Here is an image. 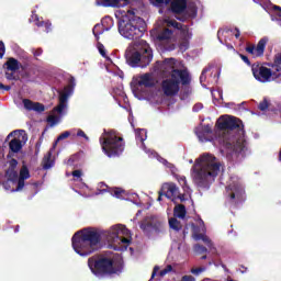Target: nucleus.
<instances>
[{
  "label": "nucleus",
  "instance_id": "obj_22",
  "mask_svg": "<svg viewBox=\"0 0 281 281\" xmlns=\"http://www.w3.org/2000/svg\"><path fill=\"white\" fill-rule=\"evenodd\" d=\"M212 133V128L209 125L205 126H199L195 128V134L200 142H210L207 138V135Z\"/></svg>",
  "mask_w": 281,
  "mask_h": 281
},
{
  "label": "nucleus",
  "instance_id": "obj_53",
  "mask_svg": "<svg viewBox=\"0 0 281 281\" xmlns=\"http://www.w3.org/2000/svg\"><path fill=\"white\" fill-rule=\"evenodd\" d=\"M159 271V267L155 266L154 271L151 273V278H155V276H157V272Z\"/></svg>",
  "mask_w": 281,
  "mask_h": 281
},
{
  "label": "nucleus",
  "instance_id": "obj_36",
  "mask_svg": "<svg viewBox=\"0 0 281 281\" xmlns=\"http://www.w3.org/2000/svg\"><path fill=\"white\" fill-rule=\"evenodd\" d=\"M168 273H175V267H172V265H167L162 270L159 271L160 278L168 276Z\"/></svg>",
  "mask_w": 281,
  "mask_h": 281
},
{
  "label": "nucleus",
  "instance_id": "obj_42",
  "mask_svg": "<svg viewBox=\"0 0 281 281\" xmlns=\"http://www.w3.org/2000/svg\"><path fill=\"white\" fill-rule=\"evenodd\" d=\"M195 254L200 255L201 254H207V248H205L204 246H201L199 244H196L194 247H193Z\"/></svg>",
  "mask_w": 281,
  "mask_h": 281
},
{
  "label": "nucleus",
  "instance_id": "obj_13",
  "mask_svg": "<svg viewBox=\"0 0 281 281\" xmlns=\"http://www.w3.org/2000/svg\"><path fill=\"white\" fill-rule=\"evenodd\" d=\"M226 195L232 203H240L245 199V188L238 176H233L226 186Z\"/></svg>",
  "mask_w": 281,
  "mask_h": 281
},
{
  "label": "nucleus",
  "instance_id": "obj_10",
  "mask_svg": "<svg viewBox=\"0 0 281 281\" xmlns=\"http://www.w3.org/2000/svg\"><path fill=\"white\" fill-rule=\"evenodd\" d=\"M180 82L182 85H190V74L188 71H173L171 78L162 81L161 90L168 98H172L179 93Z\"/></svg>",
  "mask_w": 281,
  "mask_h": 281
},
{
  "label": "nucleus",
  "instance_id": "obj_62",
  "mask_svg": "<svg viewBox=\"0 0 281 281\" xmlns=\"http://www.w3.org/2000/svg\"><path fill=\"white\" fill-rule=\"evenodd\" d=\"M0 89H4L3 83H0Z\"/></svg>",
  "mask_w": 281,
  "mask_h": 281
},
{
  "label": "nucleus",
  "instance_id": "obj_58",
  "mask_svg": "<svg viewBox=\"0 0 281 281\" xmlns=\"http://www.w3.org/2000/svg\"><path fill=\"white\" fill-rule=\"evenodd\" d=\"M4 88H2V89H4V91H10V86H3Z\"/></svg>",
  "mask_w": 281,
  "mask_h": 281
},
{
  "label": "nucleus",
  "instance_id": "obj_6",
  "mask_svg": "<svg viewBox=\"0 0 281 281\" xmlns=\"http://www.w3.org/2000/svg\"><path fill=\"white\" fill-rule=\"evenodd\" d=\"M125 60L130 67L146 69L153 63V48L144 40L133 42L126 48Z\"/></svg>",
  "mask_w": 281,
  "mask_h": 281
},
{
  "label": "nucleus",
  "instance_id": "obj_14",
  "mask_svg": "<svg viewBox=\"0 0 281 281\" xmlns=\"http://www.w3.org/2000/svg\"><path fill=\"white\" fill-rule=\"evenodd\" d=\"M148 135L146 130L140 128V130H136V142H140V148L143 150H145L146 155H148V157H157L158 161L160 164H162L164 166H166V168H169L170 170H172L175 168V165L168 162V160L157 156V153L146 148V145L144 144V142H146Z\"/></svg>",
  "mask_w": 281,
  "mask_h": 281
},
{
  "label": "nucleus",
  "instance_id": "obj_35",
  "mask_svg": "<svg viewBox=\"0 0 281 281\" xmlns=\"http://www.w3.org/2000/svg\"><path fill=\"white\" fill-rule=\"evenodd\" d=\"M179 184L181 188H183L184 192L190 193V187H188V180L186 179L184 176H178L177 177Z\"/></svg>",
  "mask_w": 281,
  "mask_h": 281
},
{
  "label": "nucleus",
  "instance_id": "obj_25",
  "mask_svg": "<svg viewBox=\"0 0 281 281\" xmlns=\"http://www.w3.org/2000/svg\"><path fill=\"white\" fill-rule=\"evenodd\" d=\"M31 21H35V25H37V27H45V31L52 32V23L50 22H44L38 20V15L36 14H32Z\"/></svg>",
  "mask_w": 281,
  "mask_h": 281
},
{
  "label": "nucleus",
  "instance_id": "obj_30",
  "mask_svg": "<svg viewBox=\"0 0 281 281\" xmlns=\"http://www.w3.org/2000/svg\"><path fill=\"white\" fill-rule=\"evenodd\" d=\"M169 227L173 229V232H181L183 225H181V222H179L177 217H171L169 218Z\"/></svg>",
  "mask_w": 281,
  "mask_h": 281
},
{
  "label": "nucleus",
  "instance_id": "obj_9",
  "mask_svg": "<svg viewBox=\"0 0 281 281\" xmlns=\"http://www.w3.org/2000/svg\"><path fill=\"white\" fill-rule=\"evenodd\" d=\"M74 87H76V79H70V86L64 88L59 92V104L54 109V113H58L59 116L49 115L47 122L50 123V126H56L60 122V117L67 113V102L69 98L74 94Z\"/></svg>",
  "mask_w": 281,
  "mask_h": 281
},
{
  "label": "nucleus",
  "instance_id": "obj_52",
  "mask_svg": "<svg viewBox=\"0 0 281 281\" xmlns=\"http://www.w3.org/2000/svg\"><path fill=\"white\" fill-rule=\"evenodd\" d=\"M114 93H115L116 95H124V91L122 90V88H116V89H114Z\"/></svg>",
  "mask_w": 281,
  "mask_h": 281
},
{
  "label": "nucleus",
  "instance_id": "obj_12",
  "mask_svg": "<svg viewBox=\"0 0 281 281\" xmlns=\"http://www.w3.org/2000/svg\"><path fill=\"white\" fill-rule=\"evenodd\" d=\"M19 166V161L16 159H11L9 161V168L7 170V177L10 181H16L18 179V187L12 189L11 192H21L23 188H25V180L30 179V169L27 166L23 165L19 172L16 171V167Z\"/></svg>",
  "mask_w": 281,
  "mask_h": 281
},
{
  "label": "nucleus",
  "instance_id": "obj_60",
  "mask_svg": "<svg viewBox=\"0 0 281 281\" xmlns=\"http://www.w3.org/2000/svg\"><path fill=\"white\" fill-rule=\"evenodd\" d=\"M201 260H207V256H205V255L202 256V257H201Z\"/></svg>",
  "mask_w": 281,
  "mask_h": 281
},
{
  "label": "nucleus",
  "instance_id": "obj_24",
  "mask_svg": "<svg viewBox=\"0 0 281 281\" xmlns=\"http://www.w3.org/2000/svg\"><path fill=\"white\" fill-rule=\"evenodd\" d=\"M138 85L139 87H153V85H155V80H153V75H142L138 80Z\"/></svg>",
  "mask_w": 281,
  "mask_h": 281
},
{
  "label": "nucleus",
  "instance_id": "obj_15",
  "mask_svg": "<svg viewBox=\"0 0 281 281\" xmlns=\"http://www.w3.org/2000/svg\"><path fill=\"white\" fill-rule=\"evenodd\" d=\"M193 229V238L194 240H202V243L206 244L209 249L211 251H216V247H214V243H212V239L205 235L206 228H205V223L203 220L198 218L196 225H192Z\"/></svg>",
  "mask_w": 281,
  "mask_h": 281
},
{
  "label": "nucleus",
  "instance_id": "obj_28",
  "mask_svg": "<svg viewBox=\"0 0 281 281\" xmlns=\"http://www.w3.org/2000/svg\"><path fill=\"white\" fill-rule=\"evenodd\" d=\"M186 214H187V211H186V206L183 204H178L175 206L173 209V216L175 218H186Z\"/></svg>",
  "mask_w": 281,
  "mask_h": 281
},
{
  "label": "nucleus",
  "instance_id": "obj_20",
  "mask_svg": "<svg viewBox=\"0 0 281 281\" xmlns=\"http://www.w3.org/2000/svg\"><path fill=\"white\" fill-rule=\"evenodd\" d=\"M130 0H97L95 4L103 8H124Z\"/></svg>",
  "mask_w": 281,
  "mask_h": 281
},
{
  "label": "nucleus",
  "instance_id": "obj_59",
  "mask_svg": "<svg viewBox=\"0 0 281 281\" xmlns=\"http://www.w3.org/2000/svg\"><path fill=\"white\" fill-rule=\"evenodd\" d=\"M254 1V3H257V4H259V5H262L261 3H260V0H252Z\"/></svg>",
  "mask_w": 281,
  "mask_h": 281
},
{
  "label": "nucleus",
  "instance_id": "obj_57",
  "mask_svg": "<svg viewBox=\"0 0 281 281\" xmlns=\"http://www.w3.org/2000/svg\"><path fill=\"white\" fill-rule=\"evenodd\" d=\"M162 196H166V193H160L159 196H158V201H161Z\"/></svg>",
  "mask_w": 281,
  "mask_h": 281
},
{
  "label": "nucleus",
  "instance_id": "obj_1",
  "mask_svg": "<svg viewBox=\"0 0 281 281\" xmlns=\"http://www.w3.org/2000/svg\"><path fill=\"white\" fill-rule=\"evenodd\" d=\"M102 240L109 243L114 251H126L133 237L124 224H115L101 232L95 228H85L72 236V248L78 256H91L93 251L100 249Z\"/></svg>",
  "mask_w": 281,
  "mask_h": 281
},
{
  "label": "nucleus",
  "instance_id": "obj_34",
  "mask_svg": "<svg viewBox=\"0 0 281 281\" xmlns=\"http://www.w3.org/2000/svg\"><path fill=\"white\" fill-rule=\"evenodd\" d=\"M101 25L105 32H109L111 27H113V18L112 16H105L101 21Z\"/></svg>",
  "mask_w": 281,
  "mask_h": 281
},
{
  "label": "nucleus",
  "instance_id": "obj_29",
  "mask_svg": "<svg viewBox=\"0 0 281 281\" xmlns=\"http://www.w3.org/2000/svg\"><path fill=\"white\" fill-rule=\"evenodd\" d=\"M42 166L44 170H49V168H54V160L52 159V150L44 156Z\"/></svg>",
  "mask_w": 281,
  "mask_h": 281
},
{
  "label": "nucleus",
  "instance_id": "obj_16",
  "mask_svg": "<svg viewBox=\"0 0 281 281\" xmlns=\"http://www.w3.org/2000/svg\"><path fill=\"white\" fill-rule=\"evenodd\" d=\"M11 137H13V139H11L9 143L10 151L19 153L21 150V148H23V144L21 143V139H25V136H23V131L15 130V131L11 132L7 136V139H10Z\"/></svg>",
  "mask_w": 281,
  "mask_h": 281
},
{
  "label": "nucleus",
  "instance_id": "obj_27",
  "mask_svg": "<svg viewBox=\"0 0 281 281\" xmlns=\"http://www.w3.org/2000/svg\"><path fill=\"white\" fill-rule=\"evenodd\" d=\"M8 71H19L21 69V64L13 57L9 58L5 63Z\"/></svg>",
  "mask_w": 281,
  "mask_h": 281
},
{
  "label": "nucleus",
  "instance_id": "obj_63",
  "mask_svg": "<svg viewBox=\"0 0 281 281\" xmlns=\"http://www.w3.org/2000/svg\"><path fill=\"white\" fill-rule=\"evenodd\" d=\"M189 164H194V161L192 159L189 160Z\"/></svg>",
  "mask_w": 281,
  "mask_h": 281
},
{
  "label": "nucleus",
  "instance_id": "obj_47",
  "mask_svg": "<svg viewBox=\"0 0 281 281\" xmlns=\"http://www.w3.org/2000/svg\"><path fill=\"white\" fill-rule=\"evenodd\" d=\"M77 137H83L86 142H89V136H87L82 130H78Z\"/></svg>",
  "mask_w": 281,
  "mask_h": 281
},
{
  "label": "nucleus",
  "instance_id": "obj_5",
  "mask_svg": "<svg viewBox=\"0 0 281 281\" xmlns=\"http://www.w3.org/2000/svg\"><path fill=\"white\" fill-rule=\"evenodd\" d=\"M115 16L119 21V33L123 38L135 41V38L143 36L144 33L142 29L146 25V22L135 14V10L119 9L115 12Z\"/></svg>",
  "mask_w": 281,
  "mask_h": 281
},
{
  "label": "nucleus",
  "instance_id": "obj_50",
  "mask_svg": "<svg viewBox=\"0 0 281 281\" xmlns=\"http://www.w3.org/2000/svg\"><path fill=\"white\" fill-rule=\"evenodd\" d=\"M201 109H203V104L202 103H198L193 106V111L194 113H199V111H201Z\"/></svg>",
  "mask_w": 281,
  "mask_h": 281
},
{
  "label": "nucleus",
  "instance_id": "obj_51",
  "mask_svg": "<svg viewBox=\"0 0 281 281\" xmlns=\"http://www.w3.org/2000/svg\"><path fill=\"white\" fill-rule=\"evenodd\" d=\"M14 181H16V180H10V178H8V181L3 184V188H4V190H10V187H8L9 186V183H14Z\"/></svg>",
  "mask_w": 281,
  "mask_h": 281
},
{
  "label": "nucleus",
  "instance_id": "obj_43",
  "mask_svg": "<svg viewBox=\"0 0 281 281\" xmlns=\"http://www.w3.org/2000/svg\"><path fill=\"white\" fill-rule=\"evenodd\" d=\"M212 97L214 98V100H223V90L218 89V90H213L211 91Z\"/></svg>",
  "mask_w": 281,
  "mask_h": 281
},
{
  "label": "nucleus",
  "instance_id": "obj_18",
  "mask_svg": "<svg viewBox=\"0 0 281 281\" xmlns=\"http://www.w3.org/2000/svg\"><path fill=\"white\" fill-rule=\"evenodd\" d=\"M157 65H160L158 68L162 74H175V71H187L177 69V60L175 58L165 59L161 64L158 61Z\"/></svg>",
  "mask_w": 281,
  "mask_h": 281
},
{
  "label": "nucleus",
  "instance_id": "obj_11",
  "mask_svg": "<svg viewBox=\"0 0 281 281\" xmlns=\"http://www.w3.org/2000/svg\"><path fill=\"white\" fill-rule=\"evenodd\" d=\"M88 267L97 278H104L111 273H117L120 269L115 268V262L111 259L91 257L88 259Z\"/></svg>",
  "mask_w": 281,
  "mask_h": 281
},
{
  "label": "nucleus",
  "instance_id": "obj_56",
  "mask_svg": "<svg viewBox=\"0 0 281 281\" xmlns=\"http://www.w3.org/2000/svg\"><path fill=\"white\" fill-rule=\"evenodd\" d=\"M273 10H279L278 16L281 19V7L274 5Z\"/></svg>",
  "mask_w": 281,
  "mask_h": 281
},
{
  "label": "nucleus",
  "instance_id": "obj_2",
  "mask_svg": "<svg viewBox=\"0 0 281 281\" xmlns=\"http://www.w3.org/2000/svg\"><path fill=\"white\" fill-rule=\"evenodd\" d=\"M166 14L157 21L158 30H153L150 36L156 45H160L164 49H175V43L177 36L180 35V49L186 52L190 45V38H192V32L188 26H183L182 23L177 22L170 18V12L173 14H181L188 8L186 0H173L169 2Z\"/></svg>",
  "mask_w": 281,
  "mask_h": 281
},
{
  "label": "nucleus",
  "instance_id": "obj_17",
  "mask_svg": "<svg viewBox=\"0 0 281 281\" xmlns=\"http://www.w3.org/2000/svg\"><path fill=\"white\" fill-rule=\"evenodd\" d=\"M162 190L165 192V196L170 201H177V199L183 201V198L179 194V188L177 187V184L166 183L162 186Z\"/></svg>",
  "mask_w": 281,
  "mask_h": 281
},
{
  "label": "nucleus",
  "instance_id": "obj_48",
  "mask_svg": "<svg viewBox=\"0 0 281 281\" xmlns=\"http://www.w3.org/2000/svg\"><path fill=\"white\" fill-rule=\"evenodd\" d=\"M4 55H5V45L3 44V42L0 41V58H3Z\"/></svg>",
  "mask_w": 281,
  "mask_h": 281
},
{
  "label": "nucleus",
  "instance_id": "obj_33",
  "mask_svg": "<svg viewBox=\"0 0 281 281\" xmlns=\"http://www.w3.org/2000/svg\"><path fill=\"white\" fill-rule=\"evenodd\" d=\"M110 193L116 199H126V191L124 189L113 188Z\"/></svg>",
  "mask_w": 281,
  "mask_h": 281
},
{
  "label": "nucleus",
  "instance_id": "obj_45",
  "mask_svg": "<svg viewBox=\"0 0 281 281\" xmlns=\"http://www.w3.org/2000/svg\"><path fill=\"white\" fill-rule=\"evenodd\" d=\"M259 109L260 111H267L269 109V102L267 100H263L260 104H259Z\"/></svg>",
  "mask_w": 281,
  "mask_h": 281
},
{
  "label": "nucleus",
  "instance_id": "obj_40",
  "mask_svg": "<svg viewBox=\"0 0 281 281\" xmlns=\"http://www.w3.org/2000/svg\"><path fill=\"white\" fill-rule=\"evenodd\" d=\"M92 32H93V35L98 37L100 36V34H103V32H106V30L102 27V24H95Z\"/></svg>",
  "mask_w": 281,
  "mask_h": 281
},
{
  "label": "nucleus",
  "instance_id": "obj_21",
  "mask_svg": "<svg viewBox=\"0 0 281 281\" xmlns=\"http://www.w3.org/2000/svg\"><path fill=\"white\" fill-rule=\"evenodd\" d=\"M23 104L26 111H35V113H43V111H45V105L40 102H34L30 99H24Z\"/></svg>",
  "mask_w": 281,
  "mask_h": 281
},
{
  "label": "nucleus",
  "instance_id": "obj_37",
  "mask_svg": "<svg viewBox=\"0 0 281 281\" xmlns=\"http://www.w3.org/2000/svg\"><path fill=\"white\" fill-rule=\"evenodd\" d=\"M229 34H234V31H232V30H218L217 38H218L220 43H223V36H227Z\"/></svg>",
  "mask_w": 281,
  "mask_h": 281
},
{
  "label": "nucleus",
  "instance_id": "obj_39",
  "mask_svg": "<svg viewBox=\"0 0 281 281\" xmlns=\"http://www.w3.org/2000/svg\"><path fill=\"white\" fill-rule=\"evenodd\" d=\"M188 12H189V16H191V19L196 18V12H198L196 4H194V3L189 4Z\"/></svg>",
  "mask_w": 281,
  "mask_h": 281
},
{
  "label": "nucleus",
  "instance_id": "obj_3",
  "mask_svg": "<svg viewBox=\"0 0 281 281\" xmlns=\"http://www.w3.org/2000/svg\"><path fill=\"white\" fill-rule=\"evenodd\" d=\"M216 126L215 138H212L214 146H220L222 155L228 161H240L247 148L243 121L235 116L222 115Z\"/></svg>",
  "mask_w": 281,
  "mask_h": 281
},
{
  "label": "nucleus",
  "instance_id": "obj_61",
  "mask_svg": "<svg viewBox=\"0 0 281 281\" xmlns=\"http://www.w3.org/2000/svg\"><path fill=\"white\" fill-rule=\"evenodd\" d=\"M227 47H228V49H234V47L232 45H228Z\"/></svg>",
  "mask_w": 281,
  "mask_h": 281
},
{
  "label": "nucleus",
  "instance_id": "obj_54",
  "mask_svg": "<svg viewBox=\"0 0 281 281\" xmlns=\"http://www.w3.org/2000/svg\"><path fill=\"white\" fill-rule=\"evenodd\" d=\"M241 60H244V63H246V65H249V58H247V56L245 55H240Z\"/></svg>",
  "mask_w": 281,
  "mask_h": 281
},
{
  "label": "nucleus",
  "instance_id": "obj_7",
  "mask_svg": "<svg viewBox=\"0 0 281 281\" xmlns=\"http://www.w3.org/2000/svg\"><path fill=\"white\" fill-rule=\"evenodd\" d=\"M99 142L106 157H120L124 153V139L117 136L115 130L104 131Z\"/></svg>",
  "mask_w": 281,
  "mask_h": 281
},
{
  "label": "nucleus",
  "instance_id": "obj_41",
  "mask_svg": "<svg viewBox=\"0 0 281 281\" xmlns=\"http://www.w3.org/2000/svg\"><path fill=\"white\" fill-rule=\"evenodd\" d=\"M205 271H207V267H205V266L200 267V268H192L191 269V273L193 276H201V273H205Z\"/></svg>",
  "mask_w": 281,
  "mask_h": 281
},
{
  "label": "nucleus",
  "instance_id": "obj_49",
  "mask_svg": "<svg viewBox=\"0 0 281 281\" xmlns=\"http://www.w3.org/2000/svg\"><path fill=\"white\" fill-rule=\"evenodd\" d=\"M32 54L35 56V58H38V56H41L43 54V49L42 48H37V49H32Z\"/></svg>",
  "mask_w": 281,
  "mask_h": 281
},
{
  "label": "nucleus",
  "instance_id": "obj_4",
  "mask_svg": "<svg viewBox=\"0 0 281 281\" xmlns=\"http://www.w3.org/2000/svg\"><path fill=\"white\" fill-rule=\"evenodd\" d=\"M221 168H223V164L213 154L200 155L191 168V179L194 186L201 190H210V186L216 181Z\"/></svg>",
  "mask_w": 281,
  "mask_h": 281
},
{
  "label": "nucleus",
  "instance_id": "obj_26",
  "mask_svg": "<svg viewBox=\"0 0 281 281\" xmlns=\"http://www.w3.org/2000/svg\"><path fill=\"white\" fill-rule=\"evenodd\" d=\"M149 3L155 8H160L159 13L164 14V8L170 5V0H149Z\"/></svg>",
  "mask_w": 281,
  "mask_h": 281
},
{
  "label": "nucleus",
  "instance_id": "obj_38",
  "mask_svg": "<svg viewBox=\"0 0 281 281\" xmlns=\"http://www.w3.org/2000/svg\"><path fill=\"white\" fill-rule=\"evenodd\" d=\"M207 71H212V67L204 68L200 76V82H201L202 87H204V89L207 87L203 83V82H205V80H207V76H205L207 74Z\"/></svg>",
  "mask_w": 281,
  "mask_h": 281
},
{
  "label": "nucleus",
  "instance_id": "obj_23",
  "mask_svg": "<svg viewBox=\"0 0 281 281\" xmlns=\"http://www.w3.org/2000/svg\"><path fill=\"white\" fill-rule=\"evenodd\" d=\"M157 221L155 220V216H147L142 223H140V229L145 232V234H148L153 227H155Z\"/></svg>",
  "mask_w": 281,
  "mask_h": 281
},
{
  "label": "nucleus",
  "instance_id": "obj_44",
  "mask_svg": "<svg viewBox=\"0 0 281 281\" xmlns=\"http://www.w3.org/2000/svg\"><path fill=\"white\" fill-rule=\"evenodd\" d=\"M69 135H71V133L69 131H66L64 133H61L56 140V144H58V142H63V139H67V137H69Z\"/></svg>",
  "mask_w": 281,
  "mask_h": 281
},
{
  "label": "nucleus",
  "instance_id": "obj_46",
  "mask_svg": "<svg viewBox=\"0 0 281 281\" xmlns=\"http://www.w3.org/2000/svg\"><path fill=\"white\" fill-rule=\"evenodd\" d=\"M178 250L181 251L182 256H186V254H188V247H186V244H179Z\"/></svg>",
  "mask_w": 281,
  "mask_h": 281
},
{
  "label": "nucleus",
  "instance_id": "obj_64",
  "mask_svg": "<svg viewBox=\"0 0 281 281\" xmlns=\"http://www.w3.org/2000/svg\"><path fill=\"white\" fill-rule=\"evenodd\" d=\"M16 232H19V226H16V228H15V233H16Z\"/></svg>",
  "mask_w": 281,
  "mask_h": 281
},
{
  "label": "nucleus",
  "instance_id": "obj_55",
  "mask_svg": "<svg viewBox=\"0 0 281 281\" xmlns=\"http://www.w3.org/2000/svg\"><path fill=\"white\" fill-rule=\"evenodd\" d=\"M234 32H236L235 33V38H240V30L235 29Z\"/></svg>",
  "mask_w": 281,
  "mask_h": 281
},
{
  "label": "nucleus",
  "instance_id": "obj_31",
  "mask_svg": "<svg viewBox=\"0 0 281 281\" xmlns=\"http://www.w3.org/2000/svg\"><path fill=\"white\" fill-rule=\"evenodd\" d=\"M98 49H99V54H101V56L105 58V67H106V70L109 71V65H112L113 61L110 59L109 56H106V50L104 49V45L99 44Z\"/></svg>",
  "mask_w": 281,
  "mask_h": 281
},
{
  "label": "nucleus",
  "instance_id": "obj_8",
  "mask_svg": "<svg viewBox=\"0 0 281 281\" xmlns=\"http://www.w3.org/2000/svg\"><path fill=\"white\" fill-rule=\"evenodd\" d=\"M252 76L258 82H271L280 78L281 76V54L276 55L274 63L270 65V68L252 65Z\"/></svg>",
  "mask_w": 281,
  "mask_h": 281
},
{
  "label": "nucleus",
  "instance_id": "obj_32",
  "mask_svg": "<svg viewBox=\"0 0 281 281\" xmlns=\"http://www.w3.org/2000/svg\"><path fill=\"white\" fill-rule=\"evenodd\" d=\"M71 176L74 177V181L79 183V188H85L87 184L82 182V171L81 170H75L72 171Z\"/></svg>",
  "mask_w": 281,
  "mask_h": 281
},
{
  "label": "nucleus",
  "instance_id": "obj_19",
  "mask_svg": "<svg viewBox=\"0 0 281 281\" xmlns=\"http://www.w3.org/2000/svg\"><path fill=\"white\" fill-rule=\"evenodd\" d=\"M267 43H269V38L262 37L258 42L257 46H248L246 48V52H248V54H251V56L254 57L262 56L265 54V47H267Z\"/></svg>",
  "mask_w": 281,
  "mask_h": 281
}]
</instances>
